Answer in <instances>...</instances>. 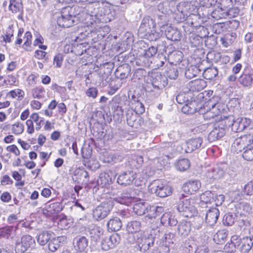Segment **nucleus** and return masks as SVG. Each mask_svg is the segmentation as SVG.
Here are the masks:
<instances>
[{"mask_svg":"<svg viewBox=\"0 0 253 253\" xmlns=\"http://www.w3.org/2000/svg\"><path fill=\"white\" fill-rule=\"evenodd\" d=\"M236 215L233 213L226 214L223 219V222L225 225L231 226L236 221Z\"/></svg>","mask_w":253,"mask_h":253,"instance_id":"nucleus-46","label":"nucleus"},{"mask_svg":"<svg viewBox=\"0 0 253 253\" xmlns=\"http://www.w3.org/2000/svg\"><path fill=\"white\" fill-rule=\"evenodd\" d=\"M225 128L223 125L220 124V126L215 125L214 128L208 135V138L209 141L210 142H213L221 138L225 135Z\"/></svg>","mask_w":253,"mask_h":253,"instance_id":"nucleus-16","label":"nucleus"},{"mask_svg":"<svg viewBox=\"0 0 253 253\" xmlns=\"http://www.w3.org/2000/svg\"><path fill=\"white\" fill-rule=\"evenodd\" d=\"M131 108L133 112L136 114H142L145 111V108L143 104L137 100L133 99L131 100Z\"/></svg>","mask_w":253,"mask_h":253,"instance_id":"nucleus-38","label":"nucleus"},{"mask_svg":"<svg viewBox=\"0 0 253 253\" xmlns=\"http://www.w3.org/2000/svg\"><path fill=\"white\" fill-rule=\"evenodd\" d=\"M193 94L192 92L189 91L187 92H180L176 97L177 102L180 104L186 103L189 102L190 99H192Z\"/></svg>","mask_w":253,"mask_h":253,"instance_id":"nucleus-35","label":"nucleus"},{"mask_svg":"<svg viewBox=\"0 0 253 253\" xmlns=\"http://www.w3.org/2000/svg\"><path fill=\"white\" fill-rule=\"evenodd\" d=\"M151 190L160 197H167L171 193V188L159 180H156L153 182Z\"/></svg>","mask_w":253,"mask_h":253,"instance_id":"nucleus-9","label":"nucleus"},{"mask_svg":"<svg viewBox=\"0 0 253 253\" xmlns=\"http://www.w3.org/2000/svg\"><path fill=\"white\" fill-rule=\"evenodd\" d=\"M166 76L170 79H175L178 76V71L175 68H170L167 71Z\"/></svg>","mask_w":253,"mask_h":253,"instance_id":"nucleus-64","label":"nucleus"},{"mask_svg":"<svg viewBox=\"0 0 253 253\" xmlns=\"http://www.w3.org/2000/svg\"><path fill=\"white\" fill-rule=\"evenodd\" d=\"M252 141L253 139L251 134L245 135L238 137L233 142L231 150L236 153L241 152L242 150L244 151L248 146H249Z\"/></svg>","mask_w":253,"mask_h":253,"instance_id":"nucleus-6","label":"nucleus"},{"mask_svg":"<svg viewBox=\"0 0 253 253\" xmlns=\"http://www.w3.org/2000/svg\"><path fill=\"white\" fill-rule=\"evenodd\" d=\"M14 232L13 226H7L2 228L0 229V235L3 237L8 238L11 237Z\"/></svg>","mask_w":253,"mask_h":253,"instance_id":"nucleus-52","label":"nucleus"},{"mask_svg":"<svg viewBox=\"0 0 253 253\" xmlns=\"http://www.w3.org/2000/svg\"><path fill=\"white\" fill-rule=\"evenodd\" d=\"M214 194L211 191H207L200 196V205L201 207L208 208V205L213 203Z\"/></svg>","mask_w":253,"mask_h":253,"instance_id":"nucleus-27","label":"nucleus"},{"mask_svg":"<svg viewBox=\"0 0 253 253\" xmlns=\"http://www.w3.org/2000/svg\"><path fill=\"white\" fill-rule=\"evenodd\" d=\"M66 239L65 236H58L51 239L48 243L49 250L52 252L56 251L62 244L66 242Z\"/></svg>","mask_w":253,"mask_h":253,"instance_id":"nucleus-24","label":"nucleus"},{"mask_svg":"<svg viewBox=\"0 0 253 253\" xmlns=\"http://www.w3.org/2000/svg\"><path fill=\"white\" fill-rule=\"evenodd\" d=\"M87 15L85 20L87 23L92 24L96 19H99L104 14V10L100 6V4L97 2L88 4L86 6Z\"/></svg>","mask_w":253,"mask_h":253,"instance_id":"nucleus-3","label":"nucleus"},{"mask_svg":"<svg viewBox=\"0 0 253 253\" xmlns=\"http://www.w3.org/2000/svg\"><path fill=\"white\" fill-rule=\"evenodd\" d=\"M141 227V225L140 222L134 220L128 223L126 229L128 232L133 234L139 231L140 230Z\"/></svg>","mask_w":253,"mask_h":253,"instance_id":"nucleus-42","label":"nucleus"},{"mask_svg":"<svg viewBox=\"0 0 253 253\" xmlns=\"http://www.w3.org/2000/svg\"><path fill=\"white\" fill-rule=\"evenodd\" d=\"M24 130V126L20 122H16L12 126V133L15 135H19L23 133Z\"/></svg>","mask_w":253,"mask_h":253,"instance_id":"nucleus-51","label":"nucleus"},{"mask_svg":"<svg viewBox=\"0 0 253 253\" xmlns=\"http://www.w3.org/2000/svg\"><path fill=\"white\" fill-rule=\"evenodd\" d=\"M8 95L12 98H15L16 97L23 98L24 95V92L20 89H16L9 91Z\"/></svg>","mask_w":253,"mask_h":253,"instance_id":"nucleus-60","label":"nucleus"},{"mask_svg":"<svg viewBox=\"0 0 253 253\" xmlns=\"http://www.w3.org/2000/svg\"><path fill=\"white\" fill-rule=\"evenodd\" d=\"M51 233L50 231H44L38 236L37 241L42 246L45 245L51 240Z\"/></svg>","mask_w":253,"mask_h":253,"instance_id":"nucleus-37","label":"nucleus"},{"mask_svg":"<svg viewBox=\"0 0 253 253\" xmlns=\"http://www.w3.org/2000/svg\"><path fill=\"white\" fill-rule=\"evenodd\" d=\"M213 91L208 90L205 91L204 92L199 93L197 95L198 100H199L201 102H207L208 103L207 106L209 107H211L212 109L215 107L216 105V102L214 101L215 98L216 97H212L210 98V97L212 95Z\"/></svg>","mask_w":253,"mask_h":253,"instance_id":"nucleus-22","label":"nucleus"},{"mask_svg":"<svg viewBox=\"0 0 253 253\" xmlns=\"http://www.w3.org/2000/svg\"><path fill=\"white\" fill-rule=\"evenodd\" d=\"M155 238L151 236H144L139 239L138 242L140 251L146 252L154 245Z\"/></svg>","mask_w":253,"mask_h":253,"instance_id":"nucleus-21","label":"nucleus"},{"mask_svg":"<svg viewBox=\"0 0 253 253\" xmlns=\"http://www.w3.org/2000/svg\"><path fill=\"white\" fill-rule=\"evenodd\" d=\"M74 175L77 176V179H82L83 178H87L88 177V172L84 169L79 168L74 171Z\"/></svg>","mask_w":253,"mask_h":253,"instance_id":"nucleus-55","label":"nucleus"},{"mask_svg":"<svg viewBox=\"0 0 253 253\" xmlns=\"http://www.w3.org/2000/svg\"><path fill=\"white\" fill-rule=\"evenodd\" d=\"M178 233L182 237L188 235L191 231V224L190 222L183 221L178 226Z\"/></svg>","mask_w":253,"mask_h":253,"instance_id":"nucleus-34","label":"nucleus"},{"mask_svg":"<svg viewBox=\"0 0 253 253\" xmlns=\"http://www.w3.org/2000/svg\"><path fill=\"white\" fill-rule=\"evenodd\" d=\"M218 74V71L216 67H210L204 71L203 76L206 79L211 80L216 77Z\"/></svg>","mask_w":253,"mask_h":253,"instance_id":"nucleus-41","label":"nucleus"},{"mask_svg":"<svg viewBox=\"0 0 253 253\" xmlns=\"http://www.w3.org/2000/svg\"><path fill=\"white\" fill-rule=\"evenodd\" d=\"M214 109L212 108L211 109L207 110L206 112L203 111V109L201 106V109H199L200 113L202 114L203 115V117L205 120H210L211 119L214 118L217 115V112L215 113L213 111Z\"/></svg>","mask_w":253,"mask_h":253,"instance_id":"nucleus-50","label":"nucleus"},{"mask_svg":"<svg viewBox=\"0 0 253 253\" xmlns=\"http://www.w3.org/2000/svg\"><path fill=\"white\" fill-rule=\"evenodd\" d=\"M14 30L11 27H9L6 31V34L5 36H2L3 41L5 42H10L11 40V38L13 36Z\"/></svg>","mask_w":253,"mask_h":253,"instance_id":"nucleus-61","label":"nucleus"},{"mask_svg":"<svg viewBox=\"0 0 253 253\" xmlns=\"http://www.w3.org/2000/svg\"><path fill=\"white\" fill-rule=\"evenodd\" d=\"M163 34V31L162 29L158 31L155 29V28H153L147 34H146L144 37H146L150 41H156L160 39Z\"/></svg>","mask_w":253,"mask_h":253,"instance_id":"nucleus-39","label":"nucleus"},{"mask_svg":"<svg viewBox=\"0 0 253 253\" xmlns=\"http://www.w3.org/2000/svg\"><path fill=\"white\" fill-rule=\"evenodd\" d=\"M151 84L153 87L157 89L164 88L167 84L166 77L163 76L160 73H154L151 76Z\"/></svg>","mask_w":253,"mask_h":253,"instance_id":"nucleus-14","label":"nucleus"},{"mask_svg":"<svg viewBox=\"0 0 253 253\" xmlns=\"http://www.w3.org/2000/svg\"><path fill=\"white\" fill-rule=\"evenodd\" d=\"M126 116L127 125L131 127L138 128L143 123L142 118L133 112L132 110H127Z\"/></svg>","mask_w":253,"mask_h":253,"instance_id":"nucleus-11","label":"nucleus"},{"mask_svg":"<svg viewBox=\"0 0 253 253\" xmlns=\"http://www.w3.org/2000/svg\"><path fill=\"white\" fill-rule=\"evenodd\" d=\"M165 35L168 40L172 41H176L180 39L179 32L171 27H169L166 30Z\"/></svg>","mask_w":253,"mask_h":253,"instance_id":"nucleus-36","label":"nucleus"},{"mask_svg":"<svg viewBox=\"0 0 253 253\" xmlns=\"http://www.w3.org/2000/svg\"><path fill=\"white\" fill-rule=\"evenodd\" d=\"M201 187V183L199 181H189L183 186V190L187 194H192L198 191Z\"/></svg>","mask_w":253,"mask_h":253,"instance_id":"nucleus-26","label":"nucleus"},{"mask_svg":"<svg viewBox=\"0 0 253 253\" xmlns=\"http://www.w3.org/2000/svg\"><path fill=\"white\" fill-rule=\"evenodd\" d=\"M62 210V205L60 203L56 202L50 204L47 207V211L50 214H54Z\"/></svg>","mask_w":253,"mask_h":253,"instance_id":"nucleus-47","label":"nucleus"},{"mask_svg":"<svg viewBox=\"0 0 253 253\" xmlns=\"http://www.w3.org/2000/svg\"><path fill=\"white\" fill-rule=\"evenodd\" d=\"M116 174L112 171L109 170L101 172L97 179V183L102 187L109 185L115 180Z\"/></svg>","mask_w":253,"mask_h":253,"instance_id":"nucleus-15","label":"nucleus"},{"mask_svg":"<svg viewBox=\"0 0 253 253\" xmlns=\"http://www.w3.org/2000/svg\"><path fill=\"white\" fill-rule=\"evenodd\" d=\"M157 17L158 24L161 28L167 25L168 19L166 14L162 12L161 14H158Z\"/></svg>","mask_w":253,"mask_h":253,"instance_id":"nucleus-56","label":"nucleus"},{"mask_svg":"<svg viewBox=\"0 0 253 253\" xmlns=\"http://www.w3.org/2000/svg\"><path fill=\"white\" fill-rule=\"evenodd\" d=\"M85 94L89 97L95 98L98 94V90L96 87H90L86 90Z\"/></svg>","mask_w":253,"mask_h":253,"instance_id":"nucleus-63","label":"nucleus"},{"mask_svg":"<svg viewBox=\"0 0 253 253\" xmlns=\"http://www.w3.org/2000/svg\"><path fill=\"white\" fill-rule=\"evenodd\" d=\"M161 223L165 226H175L177 224V220L170 212H165L161 217Z\"/></svg>","mask_w":253,"mask_h":253,"instance_id":"nucleus-29","label":"nucleus"},{"mask_svg":"<svg viewBox=\"0 0 253 253\" xmlns=\"http://www.w3.org/2000/svg\"><path fill=\"white\" fill-rule=\"evenodd\" d=\"M219 216V210L215 208H212L207 211L205 217L206 222L210 226H213L216 223Z\"/></svg>","mask_w":253,"mask_h":253,"instance_id":"nucleus-20","label":"nucleus"},{"mask_svg":"<svg viewBox=\"0 0 253 253\" xmlns=\"http://www.w3.org/2000/svg\"><path fill=\"white\" fill-rule=\"evenodd\" d=\"M44 90L42 87L38 86L34 88L32 90V94L34 98L41 99L44 96Z\"/></svg>","mask_w":253,"mask_h":253,"instance_id":"nucleus-53","label":"nucleus"},{"mask_svg":"<svg viewBox=\"0 0 253 253\" xmlns=\"http://www.w3.org/2000/svg\"><path fill=\"white\" fill-rule=\"evenodd\" d=\"M73 9L70 7H65L61 11V16L57 18V23L59 26L68 28L75 24L77 17L73 15Z\"/></svg>","mask_w":253,"mask_h":253,"instance_id":"nucleus-2","label":"nucleus"},{"mask_svg":"<svg viewBox=\"0 0 253 253\" xmlns=\"http://www.w3.org/2000/svg\"><path fill=\"white\" fill-rule=\"evenodd\" d=\"M113 206L112 200L102 202L93 211V217L97 220H102L108 215Z\"/></svg>","mask_w":253,"mask_h":253,"instance_id":"nucleus-5","label":"nucleus"},{"mask_svg":"<svg viewBox=\"0 0 253 253\" xmlns=\"http://www.w3.org/2000/svg\"><path fill=\"white\" fill-rule=\"evenodd\" d=\"M249 122L246 118H238L232 123V128L236 131H242L247 127Z\"/></svg>","mask_w":253,"mask_h":253,"instance_id":"nucleus-28","label":"nucleus"},{"mask_svg":"<svg viewBox=\"0 0 253 253\" xmlns=\"http://www.w3.org/2000/svg\"><path fill=\"white\" fill-rule=\"evenodd\" d=\"M190 165V162L188 159H181L177 161L176 168L179 171H185L189 168Z\"/></svg>","mask_w":253,"mask_h":253,"instance_id":"nucleus-45","label":"nucleus"},{"mask_svg":"<svg viewBox=\"0 0 253 253\" xmlns=\"http://www.w3.org/2000/svg\"><path fill=\"white\" fill-rule=\"evenodd\" d=\"M153 253H169V248L168 245L164 244V242L160 241L157 243Z\"/></svg>","mask_w":253,"mask_h":253,"instance_id":"nucleus-43","label":"nucleus"},{"mask_svg":"<svg viewBox=\"0 0 253 253\" xmlns=\"http://www.w3.org/2000/svg\"><path fill=\"white\" fill-rule=\"evenodd\" d=\"M237 241H239V243L237 244V248L242 253H248L253 245V238L251 237H245L242 239L237 238Z\"/></svg>","mask_w":253,"mask_h":253,"instance_id":"nucleus-18","label":"nucleus"},{"mask_svg":"<svg viewBox=\"0 0 253 253\" xmlns=\"http://www.w3.org/2000/svg\"><path fill=\"white\" fill-rule=\"evenodd\" d=\"M197 104V101L192 98L182 107L181 111L183 113L187 114H192L198 111L200 112L199 109L201 106L198 107Z\"/></svg>","mask_w":253,"mask_h":253,"instance_id":"nucleus-23","label":"nucleus"},{"mask_svg":"<svg viewBox=\"0 0 253 253\" xmlns=\"http://www.w3.org/2000/svg\"><path fill=\"white\" fill-rule=\"evenodd\" d=\"M122 226L121 220L117 217L110 219L107 223L108 229L111 231H117L121 228Z\"/></svg>","mask_w":253,"mask_h":253,"instance_id":"nucleus-33","label":"nucleus"},{"mask_svg":"<svg viewBox=\"0 0 253 253\" xmlns=\"http://www.w3.org/2000/svg\"><path fill=\"white\" fill-rule=\"evenodd\" d=\"M47 53L42 50H37L35 52V57L38 59H44V62H47L48 57L46 56Z\"/></svg>","mask_w":253,"mask_h":253,"instance_id":"nucleus-62","label":"nucleus"},{"mask_svg":"<svg viewBox=\"0 0 253 253\" xmlns=\"http://www.w3.org/2000/svg\"><path fill=\"white\" fill-rule=\"evenodd\" d=\"M198 69L196 67L191 66L186 70L185 75L186 78L191 79L197 75Z\"/></svg>","mask_w":253,"mask_h":253,"instance_id":"nucleus-58","label":"nucleus"},{"mask_svg":"<svg viewBox=\"0 0 253 253\" xmlns=\"http://www.w3.org/2000/svg\"><path fill=\"white\" fill-rule=\"evenodd\" d=\"M35 244L34 239L29 235L22 237L21 242H17L15 247L16 253H24L30 248H32Z\"/></svg>","mask_w":253,"mask_h":253,"instance_id":"nucleus-8","label":"nucleus"},{"mask_svg":"<svg viewBox=\"0 0 253 253\" xmlns=\"http://www.w3.org/2000/svg\"><path fill=\"white\" fill-rule=\"evenodd\" d=\"M121 98L119 96H114L112 100L113 116L117 121L122 120L123 116L124 111L121 103Z\"/></svg>","mask_w":253,"mask_h":253,"instance_id":"nucleus-12","label":"nucleus"},{"mask_svg":"<svg viewBox=\"0 0 253 253\" xmlns=\"http://www.w3.org/2000/svg\"><path fill=\"white\" fill-rule=\"evenodd\" d=\"M206 86V83L202 79H196L190 81L187 84L189 91H200Z\"/></svg>","mask_w":253,"mask_h":253,"instance_id":"nucleus-25","label":"nucleus"},{"mask_svg":"<svg viewBox=\"0 0 253 253\" xmlns=\"http://www.w3.org/2000/svg\"><path fill=\"white\" fill-rule=\"evenodd\" d=\"M238 81L244 86H250L252 84L253 78L250 74H243L239 77Z\"/></svg>","mask_w":253,"mask_h":253,"instance_id":"nucleus-44","label":"nucleus"},{"mask_svg":"<svg viewBox=\"0 0 253 253\" xmlns=\"http://www.w3.org/2000/svg\"><path fill=\"white\" fill-rule=\"evenodd\" d=\"M135 178L136 173L129 170L120 174L117 178V182L120 185L127 186L132 183Z\"/></svg>","mask_w":253,"mask_h":253,"instance_id":"nucleus-17","label":"nucleus"},{"mask_svg":"<svg viewBox=\"0 0 253 253\" xmlns=\"http://www.w3.org/2000/svg\"><path fill=\"white\" fill-rule=\"evenodd\" d=\"M156 26V24L154 20L149 16H146L141 21L138 32L142 37L144 36L153 28H155Z\"/></svg>","mask_w":253,"mask_h":253,"instance_id":"nucleus-10","label":"nucleus"},{"mask_svg":"<svg viewBox=\"0 0 253 253\" xmlns=\"http://www.w3.org/2000/svg\"><path fill=\"white\" fill-rule=\"evenodd\" d=\"M120 238L117 234L105 237L101 242V247L104 251L114 248L119 242Z\"/></svg>","mask_w":253,"mask_h":253,"instance_id":"nucleus-13","label":"nucleus"},{"mask_svg":"<svg viewBox=\"0 0 253 253\" xmlns=\"http://www.w3.org/2000/svg\"><path fill=\"white\" fill-rule=\"evenodd\" d=\"M215 176L216 179L219 178H234L237 175L236 170L232 167L229 166L226 163L221 164L219 166L215 167Z\"/></svg>","mask_w":253,"mask_h":253,"instance_id":"nucleus-7","label":"nucleus"},{"mask_svg":"<svg viewBox=\"0 0 253 253\" xmlns=\"http://www.w3.org/2000/svg\"><path fill=\"white\" fill-rule=\"evenodd\" d=\"M76 245L75 247L77 251L81 253H85L84 251L88 246V241L84 236H78L76 238Z\"/></svg>","mask_w":253,"mask_h":253,"instance_id":"nucleus-31","label":"nucleus"},{"mask_svg":"<svg viewBox=\"0 0 253 253\" xmlns=\"http://www.w3.org/2000/svg\"><path fill=\"white\" fill-rule=\"evenodd\" d=\"M215 168L209 167L205 171V176L209 179H216Z\"/></svg>","mask_w":253,"mask_h":253,"instance_id":"nucleus-59","label":"nucleus"},{"mask_svg":"<svg viewBox=\"0 0 253 253\" xmlns=\"http://www.w3.org/2000/svg\"><path fill=\"white\" fill-rule=\"evenodd\" d=\"M135 196L133 189L129 188L121 194L120 196L115 198L114 200L118 203L128 205Z\"/></svg>","mask_w":253,"mask_h":253,"instance_id":"nucleus-19","label":"nucleus"},{"mask_svg":"<svg viewBox=\"0 0 253 253\" xmlns=\"http://www.w3.org/2000/svg\"><path fill=\"white\" fill-rule=\"evenodd\" d=\"M130 67L128 64L120 66L116 71V75L121 79L126 78L129 75Z\"/></svg>","mask_w":253,"mask_h":253,"instance_id":"nucleus-32","label":"nucleus"},{"mask_svg":"<svg viewBox=\"0 0 253 253\" xmlns=\"http://www.w3.org/2000/svg\"><path fill=\"white\" fill-rule=\"evenodd\" d=\"M243 151L242 156L247 161H253V145L250 144Z\"/></svg>","mask_w":253,"mask_h":253,"instance_id":"nucleus-49","label":"nucleus"},{"mask_svg":"<svg viewBox=\"0 0 253 253\" xmlns=\"http://www.w3.org/2000/svg\"><path fill=\"white\" fill-rule=\"evenodd\" d=\"M243 192L246 195H253V180L249 181L244 186Z\"/></svg>","mask_w":253,"mask_h":253,"instance_id":"nucleus-57","label":"nucleus"},{"mask_svg":"<svg viewBox=\"0 0 253 253\" xmlns=\"http://www.w3.org/2000/svg\"><path fill=\"white\" fill-rule=\"evenodd\" d=\"M175 240V235L173 233L169 232L165 234L162 242H164V244L169 246L170 244H173Z\"/></svg>","mask_w":253,"mask_h":253,"instance_id":"nucleus-54","label":"nucleus"},{"mask_svg":"<svg viewBox=\"0 0 253 253\" xmlns=\"http://www.w3.org/2000/svg\"><path fill=\"white\" fill-rule=\"evenodd\" d=\"M203 140L200 137L192 138L186 142L187 149L186 150V152L187 153L191 152L199 148L201 146Z\"/></svg>","mask_w":253,"mask_h":253,"instance_id":"nucleus-30","label":"nucleus"},{"mask_svg":"<svg viewBox=\"0 0 253 253\" xmlns=\"http://www.w3.org/2000/svg\"><path fill=\"white\" fill-rule=\"evenodd\" d=\"M9 9L13 13H17L22 9V3L16 0H11Z\"/></svg>","mask_w":253,"mask_h":253,"instance_id":"nucleus-48","label":"nucleus"},{"mask_svg":"<svg viewBox=\"0 0 253 253\" xmlns=\"http://www.w3.org/2000/svg\"><path fill=\"white\" fill-rule=\"evenodd\" d=\"M133 211L138 215L141 216L145 213L147 214L145 218H156L160 216L164 212V208L162 207L148 206L144 203H138L134 205Z\"/></svg>","mask_w":253,"mask_h":253,"instance_id":"nucleus-1","label":"nucleus"},{"mask_svg":"<svg viewBox=\"0 0 253 253\" xmlns=\"http://www.w3.org/2000/svg\"><path fill=\"white\" fill-rule=\"evenodd\" d=\"M239 241H237V237L236 236L232 237V240L230 243L226 244L224 248V251L228 253H233L235 252L236 247L237 248V244Z\"/></svg>","mask_w":253,"mask_h":253,"instance_id":"nucleus-40","label":"nucleus"},{"mask_svg":"<svg viewBox=\"0 0 253 253\" xmlns=\"http://www.w3.org/2000/svg\"><path fill=\"white\" fill-rule=\"evenodd\" d=\"M193 203L192 199L183 198L180 200L177 209L184 216L192 217L197 213V210Z\"/></svg>","mask_w":253,"mask_h":253,"instance_id":"nucleus-4","label":"nucleus"}]
</instances>
